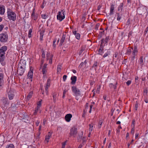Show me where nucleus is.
Returning a JSON list of instances; mask_svg holds the SVG:
<instances>
[{"instance_id": "obj_4", "label": "nucleus", "mask_w": 148, "mask_h": 148, "mask_svg": "<svg viewBox=\"0 0 148 148\" xmlns=\"http://www.w3.org/2000/svg\"><path fill=\"white\" fill-rule=\"evenodd\" d=\"M3 74L0 73V90H1L3 87L4 84Z\"/></svg>"}, {"instance_id": "obj_12", "label": "nucleus", "mask_w": 148, "mask_h": 148, "mask_svg": "<svg viewBox=\"0 0 148 148\" xmlns=\"http://www.w3.org/2000/svg\"><path fill=\"white\" fill-rule=\"evenodd\" d=\"M72 117V115L71 114H67L65 116V119L66 121L67 122L70 121Z\"/></svg>"}, {"instance_id": "obj_13", "label": "nucleus", "mask_w": 148, "mask_h": 148, "mask_svg": "<svg viewBox=\"0 0 148 148\" xmlns=\"http://www.w3.org/2000/svg\"><path fill=\"white\" fill-rule=\"evenodd\" d=\"M34 9H33L32 13L31 15L32 18L34 19V20H36L37 18L38 15L37 14H35L34 11Z\"/></svg>"}, {"instance_id": "obj_25", "label": "nucleus", "mask_w": 148, "mask_h": 148, "mask_svg": "<svg viewBox=\"0 0 148 148\" xmlns=\"http://www.w3.org/2000/svg\"><path fill=\"white\" fill-rule=\"evenodd\" d=\"M6 148H14V147L13 144H10L7 145Z\"/></svg>"}, {"instance_id": "obj_26", "label": "nucleus", "mask_w": 148, "mask_h": 148, "mask_svg": "<svg viewBox=\"0 0 148 148\" xmlns=\"http://www.w3.org/2000/svg\"><path fill=\"white\" fill-rule=\"evenodd\" d=\"M32 32V29H30L29 31L28 37L29 38H30L32 36L31 33Z\"/></svg>"}, {"instance_id": "obj_15", "label": "nucleus", "mask_w": 148, "mask_h": 148, "mask_svg": "<svg viewBox=\"0 0 148 148\" xmlns=\"http://www.w3.org/2000/svg\"><path fill=\"white\" fill-rule=\"evenodd\" d=\"M5 7L2 5H0V14L3 15L5 12Z\"/></svg>"}, {"instance_id": "obj_10", "label": "nucleus", "mask_w": 148, "mask_h": 148, "mask_svg": "<svg viewBox=\"0 0 148 148\" xmlns=\"http://www.w3.org/2000/svg\"><path fill=\"white\" fill-rule=\"evenodd\" d=\"M33 75V69H32V68H30V69L27 75V76L28 78L31 79V81H32V78Z\"/></svg>"}, {"instance_id": "obj_54", "label": "nucleus", "mask_w": 148, "mask_h": 148, "mask_svg": "<svg viewBox=\"0 0 148 148\" xmlns=\"http://www.w3.org/2000/svg\"><path fill=\"white\" fill-rule=\"evenodd\" d=\"M99 23L98 24H97L95 26V29H96L98 30V27L99 26Z\"/></svg>"}, {"instance_id": "obj_6", "label": "nucleus", "mask_w": 148, "mask_h": 148, "mask_svg": "<svg viewBox=\"0 0 148 148\" xmlns=\"http://www.w3.org/2000/svg\"><path fill=\"white\" fill-rule=\"evenodd\" d=\"M77 133V128L75 127H73L71 130L70 132V136L73 135V136L74 137H75Z\"/></svg>"}, {"instance_id": "obj_50", "label": "nucleus", "mask_w": 148, "mask_h": 148, "mask_svg": "<svg viewBox=\"0 0 148 148\" xmlns=\"http://www.w3.org/2000/svg\"><path fill=\"white\" fill-rule=\"evenodd\" d=\"M132 81L131 80H128L126 83L127 86L129 85L131 83Z\"/></svg>"}, {"instance_id": "obj_1", "label": "nucleus", "mask_w": 148, "mask_h": 148, "mask_svg": "<svg viewBox=\"0 0 148 148\" xmlns=\"http://www.w3.org/2000/svg\"><path fill=\"white\" fill-rule=\"evenodd\" d=\"M8 17L10 20L15 21L16 19V15L15 13L10 9H8L7 11Z\"/></svg>"}, {"instance_id": "obj_23", "label": "nucleus", "mask_w": 148, "mask_h": 148, "mask_svg": "<svg viewBox=\"0 0 148 148\" xmlns=\"http://www.w3.org/2000/svg\"><path fill=\"white\" fill-rule=\"evenodd\" d=\"M61 66L60 65H58L57 68V73H59L61 71Z\"/></svg>"}, {"instance_id": "obj_5", "label": "nucleus", "mask_w": 148, "mask_h": 148, "mask_svg": "<svg viewBox=\"0 0 148 148\" xmlns=\"http://www.w3.org/2000/svg\"><path fill=\"white\" fill-rule=\"evenodd\" d=\"M64 12L62 13L61 12L59 11L58 12V14L57 15V18L60 21H62L65 18V15L64 14Z\"/></svg>"}, {"instance_id": "obj_9", "label": "nucleus", "mask_w": 148, "mask_h": 148, "mask_svg": "<svg viewBox=\"0 0 148 148\" xmlns=\"http://www.w3.org/2000/svg\"><path fill=\"white\" fill-rule=\"evenodd\" d=\"M51 81V79H50L49 78L48 79L47 84H46V86L45 88V92L47 94V95L48 94V88L50 86V82Z\"/></svg>"}, {"instance_id": "obj_33", "label": "nucleus", "mask_w": 148, "mask_h": 148, "mask_svg": "<svg viewBox=\"0 0 148 148\" xmlns=\"http://www.w3.org/2000/svg\"><path fill=\"white\" fill-rule=\"evenodd\" d=\"M103 121L102 120H99V123H98V126L99 128H100L101 127V126L102 123Z\"/></svg>"}, {"instance_id": "obj_16", "label": "nucleus", "mask_w": 148, "mask_h": 148, "mask_svg": "<svg viewBox=\"0 0 148 148\" xmlns=\"http://www.w3.org/2000/svg\"><path fill=\"white\" fill-rule=\"evenodd\" d=\"M114 5L112 4L110 6V12L109 14L110 15H111L113 14L114 10Z\"/></svg>"}, {"instance_id": "obj_57", "label": "nucleus", "mask_w": 148, "mask_h": 148, "mask_svg": "<svg viewBox=\"0 0 148 148\" xmlns=\"http://www.w3.org/2000/svg\"><path fill=\"white\" fill-rule=\"evenodd\" d=\"M137 51H135L134 50L132 52V55H134V56H135L136 55V53H137Z\"/></svg>"}, {"instance_id": "obj_24", "label": "nucleus", "mask_w": 148, "mask_h": 148, "mask_svg": "<svg viewBox=\"0 0 148 148\" xmlns=\"http://www.w3.org/2000/svg\"><path fill=\"white\" fill-rule=\"evenodd\" d=\"M109 87L111 89H115L116 88V86L114 85H113L112 84H109Z\"/></svg>"}, {"instance_id": "obj_58", "label": "nucleus", "mask_w": 148, "mask_h": 148, "mask_svg": "<svg viewBox=\"0 0 148 148\" xmlns=\"http://www.w3.org/2000/svg\"><path fill=\"white\" fill-rule=\"evenodd\" d=\"M84 64V63L83 62H82L80 64V65H79V67L80 68H81L83 66V65Z\"/></svg>"}, {"instance_id": "obj_44", "label": "nucleus", "mask_w": 148, "mask_h": 148, "mask_svg": "<svg viewBox=\"0 0 148 148\" xmlns=\"http://www.w3.org/2000/svg\"><path fill=\"white\" fill-rule=\"evenodd\" d=\"M90 127L89 129V130L90 132H91L93 130V126L91 125H89Z\"/></svg>"}, {"instance_id": "obj_49", "label": "nucleus", "mask_w": 148, "mask_h": 148, "mask_svg": "<svg viewBox=\"0 0 148 148\" xmlns=\"http://www.w3.org/2000/svg\"><path fill=\"white\" fill-rule=\"evenodd\" d=\"M103 44H102L101 43L100 45V47L99 49H101V50H103Z\"/></svg>"}, {"instance_id": "obj_60", "label": "nucleus", "mask_w": 148, "mask_h": 148, "mask_svg": "<svg viewBox=\"0 0 148 148\" xmlns=\"http://www.w3.org/2000/svg\"><path fill=\"white\" fill-rule=\"evenodd\" d=\"M16 107V105L14 103H12L11 104V107L12 108L15 107Z\"/></svg>"}, {"instance_id": "obj_64", "label": "nucleus", "mask_w": 148, "mask_h": 148, "mask_svg": "<svg viewBox=\"0 0 148 148\" xmlns=\"http://www.w3.org/2000/svg\"><path fill=\"white\" fill-rule=\"evenodd\" d=\"M135 51H138L137 50V48L136 46H134V50Z\"/></svg>"}, {"instance_id": "obj_37", "label": "nucleus", "mask_w": 148, "mask_h": 148, "mask_svg": "<svg viewBox=\"0 0 148 148\" xmlns=\"http://www.w3.org/2000/svg\"><path fill=\"white\" fill-rule=\"evenodd\" d=\"M97 65H98L97 62V61H96L94 62V63L92 67H96L97 66Z\"/></svg>"}, {"instance_id": "obj_28", "label": "nucleus", "mask_w": 148, "mask_h": 148, "mask_svg": "<svg viewBox=\"0 0 148 148\" xmlns=\"http://www.w3.org/2000/svg\"><path fill=\"white\" fill-rule=\"evenodd\" d=\"M138 102L137 101H136L134 107V109L136 110H137L138 109Z\"/></svg>"}, {"instance_id": "obj_62", "label": "nucleus", "mask_w": 148, "mask_h": 148, "mask_svg": "<svg viewBox=\"0 0 148 148\" xmlns=\"http://www.w3.org/2000/svg\"><path fill=\"white\" fill-rule=\"evenodd\" d=\"M39 123H40L39 121H38V120H37L36 121V125L38 126L39 125Z\"/></svg>"}, {"instance_id": "obj_61", "label": "nucleus", "mask_w": 148, "mask_h": 148, "mask_svg": "<svg viewBox=\"0 0 148 148\" xmlns=\"http://www.w3.org/2000/svg\"><path fill=\"white\" fill-rule=\"evenodd\" d=\"M42 100H40V101H39L38 103V105L39 106H40L41 105V102Z\"/></svg>"}, {"instance_id": "obj_35", "label": "nucleus", "mask_w": 148, "mask_h": 148, "mask_svg": "<svg viewBox=\"0 0 148 148\" xmlns=\"http://www.w3.org/2000/svg\"><path fill=\"white\" fill-rule=\"evenodd\" d=\"M50 137H49L47 136H46L45 138V140L47 142V143H48L49 141V139Z\"/></svg>"}, {"instance_id": "obj_42", "label": "nucleus", "mask_w": 148, "mask_h": 148, "mask_svg": "<svg viewBox=\"0 0 148 148\" xmlns=\"http://www.w3.org/2000/svg\"><path fill=\"white\" fill-rule=\"evenodd\" d=\"M110 53L109 51H108L107 53H105L104 55H103V58H105L107 57L108 55Z\"/></svg>"}, {"instance_id": "obj_39", "label": "nucleus", "mask_w": 148, "mask_h": 148, "mask_svg": "<svg viewBox=\"0 0 148 148\" xmlns=\"http://www.w3.org/2000/svg\"><path fill=\"white\" fill-rule=\"evenodd\" d=\"M84 49L83 47H82L81 48V50L79 52V55H80L83 52V51L84 50Z\"/></svg>"}, {"instance_id": "obj_20", "label": "nucleus", "mask_w": 148, "mask_h": 148, "mask_svg": "<svg viewBox=\"0 0 148 148\" xmlns=\"http://www.w3.org/2000/svg\"><path fill=\"white\" fill-rule=\"evenodd\" d=\"M83 135V132H82L81 134H79L77 137V140L78 141H81Z\"/></svg>"}, {"instance_id": "obj_18", "label": "nucleus", "mask_w": 148, "mask_h": 148, "mask_svg": "<svg viewBox=\"0 0 148 148\" xmlns=\"http://www.w3.org/2000/svg\"><path fill=\"white\" fill-rule=\"evenodd\" d=\"M65 38V35L63 34L62 36V38L60 40V45L61 46L62 45L64 41V40Z\"/></svg>"}, {"instance_id": "obj_30", "label": "nucleus", "mask_w": 148, "mask_h": 148, "mask_svg": "<svg viewBox=\"0 0 148 148\" xmlns=\"http://www.w3.org/2000/svg\"><path fill=\"white\" fill-rule=\"evenodd\" d=\"M131 53V50L130 49H128L127 50L126 54L127 55H130Z\"/></svg>"}, {"instance_id": "obj_19", "label": "nucleus", "mask_w": 148, "mask_h": 148, "mask_svg": "<svg viewBox=\"0 0 148 148\" xmlns=\"http://www.w3.org/2000/svg\"><path fill=\"white\" fill-rule=\"evenodd\" d=\"M8 95L9 99L12 100L13 99L14 96V95L11 92H9L8 93Z\"/></svg>"}, {"instance_id": "obj_27", "label": "nucleus", "mask_w": 148, "mask_h": 148, "mask_svg": "<svg viewBox=\"0 0 148 148\" xmlns=\"http://www.w3.org/2000/svg\"><path fill=\"white\" fill-rule=\"evenodd\" d=\"M39 108V107L37 106V107L36 108V110H35V112L34 113V115H36V114L37 112L38 111V109Z\"/></svg>"}, {"instance_id": "obj_43", "label": "nucleus", "mask_w": 148, "mask_h": 148, "mask_svg": "<svg viewBox=\"0 0 148 148\" xmlns=\"http://www.w3.org/2000/svg\"><path fill=\"white\" fill-rule=\"evenodd\" d=\"M51 55H50V53H48L47 55V60H49L50 58V56H51Z\"/></svg>"}, {"instance_id": "obj_11", "label": "nucleus", "mask_w": 148, "mask_h": 148, "mask_svg": "<svg viewBox=\"0 0 148 148\" xmlns=\"http://www.w3.org/2000/svg\"><path fill=\"white\" fill-rule=\"evenodd\" d=\"M1 101L2 104L5 106L8 105L9 103L8 102L7 99L3 97L1 99Z\"/></svg>"}, {"instance_id": "obj_21", "label": "nucleus", "mask_w": 148, "mask_h": 148, "mask_svg": "<svg viewBox=\"0 0 148 148\" xmlns=\"http://www.w3.org/2000/svg\"><path fill=\"white\" fill-rule=\"evenodd\" d=\"M47 65H44V66H43L42 69V72L43 74H45L46 72L47 71Z\"/></svg>"}, {"instance_id": "obj_48", "label": "nucleus", "mask_w": 148, "mask_h": 148, "mask_svg": "<svg viewBox=\"0 0 148 148\" xmlns=\"http://www.w3.org/2000/svg\"><path fill=\"white\" fill-rule=\"evenodd\" d=\"M67 76L66 75H64L63 77V80L64 82H65L67 78Z\"/></svg>"}, {"instance_id": "obj_41", "label": "nucleus", "mask_w": 148, "mask_h": 148, "mask_svg": "<svg viewBox=\"0 0 148 148\" xmlns=\"http://www.w3.org/2000/svg\"><path fill=\"white\" fill-rule=\"evenodd\" d=\"M56 94H55L53 95V101L55 102L56 101Z\"/></svg>"}, {"instance_id": "obj_34", "label": "nucleus", "mask_w": 148, "mask_h": 148, "mask_svg": "<svg viewBox=\"0 0 148 148\" xmlns=\"http://www.w3.org/2000/svg\"><path fill=\"white\" fill-rule=\"evenodd\" d=\"M132 127L131 130V133L132 134H134V125Z\"/></svg>"}, {"instance_id": "obj_3", "label": "nucleus", "mask_w": 148, "mask_h": 148, "mask_svg": "<svg viewBox=\"0 0 148 148\" xmlns=\"http://www.w3.org/2000/svg\"><path fill=\"white\" fill-rule=\"evenodd\" d=\"M8 40V35L6 32L0 34V41L2 42H6Z\"/></svg>"}, {"instance_id": "obj_17", "label": "nucleus", "mask_w": 148, "mask_h": 148, "mask_svg": "<svg viewBox=\"0 0 148 148\" xmlns=\"http://www.w3.org/2000/svg\"><path fill=\"white\" fill-rule=\"evenodd\" d=\"M109 38V36H108L106 37L105 39L104 38L102 39L101 40V44H103V43H104V42H105V43H107L108 41Z\"/></svg>"}, {"instance_id": "obj_56", "label": "nucleus", "mask_w": 148, "mask_h": 148, "mask_svg": "<svg viewBox=\"0 0 148 148\" xmlns=\"http://www.w3.org/2000/svg\"><path fill=\"white\" fill-rule=\"evenodd\" d=\"M52 134V133H51L50 132H49L47 136L50 137L51 136Z\"/></svg>"}, {"instance_id": "obj_38", "label": "nucleus", "mask_w": 148, "mask_h": 148, "mask_svg": "<svg viewBox=\"0 0 148 148\" xmlns=\"http://www.w3.org/2000/svg\"><path fill=\"white\" fill-rule=\"evenodd\" d=\"M67 91V90H66V89H64V90L63 95L62 96V98H64L65 96V94L66 92Z\"/></svg>"}, {"instance_id": "obj_22", "label": "nucleus", "mask_w": 148, "mask_h": 148, "mask_svg": "<svg viewBox=\"0 0 148 148\" xmlns=\"http://www.w3.org/2000/svg\"><path fill=\"white\" fill-rule=\"evenodd\" d=\"M33 92L31 91L28 94L27 97V99L28 100H29V99L32 97V95L33 94Z\"/></svg>"}, {"instance_id": "obj_51", "label": "nucleus", "mask_w": 148, "mask_h": 148, "mask_svg": "<svg viewBox=\"0 0 148 148\" xmlns=\"http://www.w3.org/2000/svg\"><path fill=\"white\" fill-rule=\"evenodd\" d=\"M4 27V26L3 25H0V32L1 31Z\"/></svg>"}, {"instance_id": "obj_2", "label": "nucleus", "mask_w": 148, "mask_h": 148, "mask_svg": "<svg viewBox=\"0 0 148 148\" xmlns=\"http://www.w3.org/2000/svg\"><path fill=\"white\" fill-rule=\"evenodd\" d=\"M7 47L6 46H3L0 49V62L4 60L5 52L7 50Z\"/></svg>"}, {"instance_id": "obj_52", "label": "nucleus", "mask_w": 148, "mask_h": 148, "mask_svg": "<svg viewBox=\"0 0 148 148\" xmlns=\"http://www.w3.org/2000/svg\"><path fill=\"white\" fill-rule=\"evenodd\" d=\"M66 145V142H63L62 143V148H65Z\"/></svg>"}, {"instance_id": "obj_7", "label": "nucleus", "mask_w": 148, "mask_h": 148, "mask_svg": "<svg viewBox=\"0 0 148 148\" xmlns=\"http://www.w3.org/2000/svg\"><path fill=\"white\" fill-rule=\"evenodd\" d=\"M73 92H74L76 95H80V92L79 89H77L76 87L73 86L72 88Z\"/></svg>"}, {"instance_id": "obj_63", "label": "nucleus", "mask_w": 148, "mask_h": 148, "mask_svg": "<svg viewBox=\"0 0 148 148\" xmlns=\"http://www.w3.org/2000/svg\"><path fill=\"white\" fill-rule=\"evenodd\" d=\"M138 133H136L135 134V138L136 139L137 138H138Z\"/></svg>"}, {"instance_id": "obj_40", "label": "nucleus", "mask_w": 148, "mask_h": 148, "mask_svg": "<svg viewBox=\"0 0 148 148\" xmlns=\"http://www.w3.org/2000/svg\"><path fill=\"white\" fill-rule=\"evenodd\" d=\"M123 4L122 3L121 4L120 6H119V7L118 10H122L123 9Z\"/></svg>"}, {"instance_id": "obj_32", "label": "nucleus", "mask_w": 148, "mask_h": 148, "mask_svg": "<svg viewBox=\"0 0 148 148\" xmlns=\"http://www.w3.org/2000/svg\"><path fill=\"white\" fill-rule=\"evenodd\" d=\"M143 57L142 56H141L140 58V63L141 65H143Z\"/></svg>"}, {"instance_id": "obj_36", "label": "nucleus", "mask_w": 148, "mask_h": 148, "mask_svg": "<svg viewBox=\"0 0 148 148\" xmlns=\"http://www.w3.org/2000/svg\"><path fill=\"white\" fill-rule=\"evenodd\" d=\"M75 36L76 38L77 39H79L80 38V34L79 33H77Z\"/></svg>"}, {"instance_id": "obj_53", "label": "nucleus", "mask_w": 148, "mask_h": 148, "mask_svg": "<svg viewBox=\"0 0 148 148\" xmlns=\"http://www.w3.org/2000/svg\"><path fill=\"white\" fill-rule=\"evenodd\" d=\"M42 58H45V54L44 52V51H43L42 52Z\"/></svg>"}, {"instance_id": "obj_59", "label": "nucleus", "mask_w": 148, "mask_h": 148, "mask_svg": "<svg viewBox=\"0 0 148 148\" xmlns=\"http://www.w3.org/2000/svg\"><path fill=\"white\" fill-rule=\"evenodd\" d=\"M46 122V120L45 119H43V124L44 125L45 124V122Z\"/></svg>"}, {"instance_id": "obj_46", "label": "nucleus", "mask_w": 148, "mask_h": 148, "mask_svg": "<svg viewBox=\"0 0 148 148\" xmlns=\"http://www.w3.org/2000/svg\"><path fill=\"white\" fill-rule=\"evenodd\" d=\"M117 20L118 21H120L121 18V17L120 16L119 14L118 13L117 14Z\"/></svg>"}, {"instance_id": "obj_47", "label": "nucleus", "mask_w": 148, "mask_h": 148, "mask_svg": "<svg viewBox=\"0 0 148 148\" xmlns=\"http://www.w3.org/2000/svg\"><path fill=\"white\" fill-rule=\"evenodd\" d=\"M56 39H54V40L53 41V46L54 47H56V44H55V42H56Z\"/></svg>"}, {"instance_id": "obj_55", "label": "nucleus", "mask_w": 148, "mask_h": 148, "mask_svg": "<svg viewBox=\"0 0 148 148\" xmlns=\"http://www.w3.org/2000/svg\"><path fill=\"white\" fill-rule=\"evenodd\" d=\"M135 121L134 120H133L132 121V125H131V126L133 127V126L135 124Z\"/></svg>"}, {"instance_id": "obj_8", "label": "nucleus", "mask_w": 148, "mask_h": 148, "mask_svg": "<svg viewBox=\"0 0 148 148\" xmlns=\"http://www.w3.org/2000/svg\"><path fill=\"white\" fill-rule=\"evenodd\" d=\"M24 69L22 66L18 67L17 70V73L20 75H22L24 72Z\"/></svg>"}, {"instance_id": "obj_29", "label": "nucleus", "mask_w": 148, "mask_h": 148, "mask_svg": "<svg viewBox=\"0 0 148 148\" xmlns=\"http://www.w3.org/2000/svg\"><path fill=\"white\" fill-rule=\"evenodd\" d=\"M43 32H40V40H42L43 35Z\"/></svg>"}, {"instance_id": "obj_45", "label": "nucleus", "mask_w": 148, "mask_h": 148, "mask_svg": "<svg viewBox=\"0 0 148 148\" xmlns=\"http://www.w3.org/2000/svg\"><path fill=\"white\" fill-rule=\"evenodd\" d=\"M43 19H45L46 18V17L47 16L45 14H43L41 15Z\"/></svg>"}, {"instance_id": "obj_31", "label": "nucleus", "mask_w": 148, "mask_h": 148, "mask_svg": "<svg viewBox=\"0 0 148 148\" xmlns=\"http://www.w3.org/2000/svg\"><path fill=\"white\" fill-rule=\"evenodd\" d=\"M53 57V55H51V56H50V58L49 59V63L50 64H51L52 63Z\"/></svg>"}, {"instance_id": "obj_14", "label": "nucleus", "mask_w": 148, "mask_h": 148, "mask_svg": "<svg viewBox=\"0 0 148 148\" xmlns=\"http://www.w3.org/2000/svg\"><path fill=\"white\" fill-rule=\"evenodd\" d=\"M77 77L75 76H73L71 77V84L74 85L75 84L77 80Z\"/></svg>"}]
</instances>
